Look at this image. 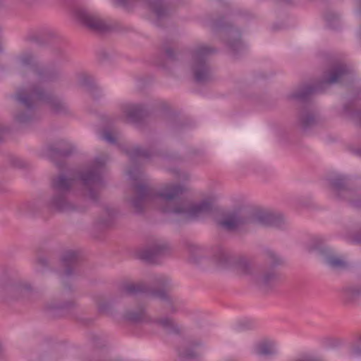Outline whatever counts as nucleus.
Listing matches in <instances>:
<instances>
[{
	"instance_id": "obj_41",
	"label": "nucleus",
	"mask_w": 361,
	"mask_h": 361,
	"mask_svg": "<svg viewBox=\"0 0 361 361\" xmlns=\"http://www.w3.org/2000/svg\"><path fill=\"white\" fill-rule=\"evenodd\" d=\"M39 263L42 266H46L47 264V260L44 258L39 259Z\"/></svg>"
},
{
	"instance_id": "obj_36",
	"label": "nucleus",
	"mask_w": 361,
	"mask_h": 361,
	"mask_svg": "<svg viewBox=\"0 0 361 361\" xmlns=\"http://www.w3.org/2000/svg\"><path fill=\"white\" fill-rule=\"evenodd\" d=\"M73 305V302H70L68 303H63L59 305H49L47 307V310H54V309H66L70 307Z\"/></svg>"
},
{
	"instance_id": "obj_44",
	"label": "nucleus",
	"mask_w": 361,
	"mask_h": 361,
	"mask_svg": "<svg viewBox=\"0 0 361 361\" xmlns=\"http://www.w3.org/2000/svg\"><path fill=\"white\" fill-rule=\"evenodd\" d=\"M56 164L58 166V167H59V169H61V164H60L59 163L56 162Z\"/></svg>"
},
{
	"instance_id": "obj_3",
	"label": "nucleus",
	"mask_w": 361,
	"mask_h": 361,
	"mask_svg": "<svg viewBox=\"0 0 361 361\" xmlns=\"http://www.w3.org/2000/svg\"><path fill=\"white\" fill-rule=\"evenodd\" d=\"M107 158L105 156L97 157L94 159L92 166L82 172H72L70 177L61 174L54 178L52 186L55 194L49 202V207L59 212H69L75 208L67 200L66 195L76 179L82 181V185L88 190V197L94 202L98 200L99 192L104 183L103 174L106 170L105 164Z\"/></svg>"
},
{
	"instance_id": "obj_4",
	"label": "nucleus",
	"mask_w": 361,
	"mask_h": 361,
	"mask_svg": "<svg viewBox=\"0 0 361 361\" xmlns=\"http://www.w3.org/2000/svg\"><path fill=\"white\" fill-rule=\"evenodd\" d=\"M248 224L281 228L284 224V219L279 214L265 210H254L249 213L234 211L219 222L222 228L228 231H233Z\"/></svg>"
},
{
	"instance_id": "obj_1",
	"label": "nucleus",
	"mask_w": 361,
	"mask_h": 361,
	"mask_svg": "<svg viewBox=\"0 0 361 361\" xmlns=\"http://www.w3.org/2000/svg\"><path fill=\"white\" fill-rule=\"evenodd\" d=\"M16 67L20 73L27 72L32 82L26 87L20 89L14 96L24 108L14 114L16 122L26 124L32 121L34 110L39 104L48 105L56 114L66 112V103L55 97L46 86L48 82L57 79L59 73L56 71L39 67L30 52L23 53L18 57Z\"/></svg>"
},
{
	"instance_id": "obj_7",
	"label": "nucleus",
	"mask_w": 361,
	"mask_h": 361,
	"mask_svg": "<svg viewBox=\"0 0 361 361\" xmlns=\"http://www.w3.org/2000/svg\"><path fill=\"white\" fill-rule=\"evenodd\" d=\"M349 73L350 71L345 65L338 64L331 70L328 79L322 80L315 85H304L298 91L292 93L290 97L305 102L312 94L322 92L329 85L341 82Z\"/></svg>"
},
{
	"instance_id": "obj_38",
	"label": "nucleus",
	"mask_w": 361,
	"mask_h": 361,
	"mask_svg": "<svg viewBox=\"0 0 361 361\" xmlns=\"http://www.w3.org/2000/svg\"><path fill=\"white\" fill-rule=\"evenodd\" d=\"M295 361H322V360H319L315 357L310 356V355H303L300 357L298 358Z\"/></svg>"
},
{
	"instance_id": "obj_18",
	"label": "nucleus",
	"mask_w": 361,
	"mask_h": 361,
	"mask_svg": "<svg viewBox=\"0 0 361 361\" xmlns=\"http://www.w3.org/2000/svg\"><path fill=\"white\" fill-rule=\"evenodd\" d=\"M355 102H351L343 106L344 114L350 118L353 122L361 127V110L354 111L353 109L356 106ZM356 153L361 155V149H357Z\"/></svg>"
},
{
	"instance_id": "obj_33",
	"label": "nucleus",
	"mask_w": 361,
	"mask_h": 361,
	"mask_svg": "<svg viewBox=\"0 0 361 361\" xmlns=\"http://www.w3.org/2000/svg\"><path fill=\"white\" fill-rule=\"evenodd\" d=\"M98 311L102 314H110L111 306L108 302H102L98 305Z\"/></svg>"
},
{
	"instance_id": "obj_16",
	"label": "nucleus",
	"mask_w": 361,
	"mask_h": 361,
	"mask_svg": "<svg viewBox=\"0 0 361 361\" xmlns=\"http://www.w3.org/2000/svg\"><path fill=\"white\" fill-rule=\"evenodd\" d=\"M123 317L126 320L133 323L148 322L151 321L145 312L143 304L140 305L135 310L126 311Z\"/></svg>"
},
{
	"instance_id": "obj_2",
	"label": "nucleus",
	"mask_w": 361,
	"mask_h": 361,
	"mask_svg": "<svg viewBox=\"0 0 361 361\" xmlns=\"http://www.w3.org/2000/svg\"><path fill=\"white\" fill-rule=\"evenodd\" d=\"M135 197L132 200V205L137 213L143 212L145 205L149 202L160 204L164 213L183 215L186 219H195L210 214L213 204L209 200L199 203H190L182 197L185 188L180 184H168L159 192L144 183L133 185Z\"/></svg>"
},
{
	"instance_id": "obj_22",
	"label": "nucleus",
	"mask_w": 361,
	"mask_h": 361,
	"mask_svg": "<svg viewBox=\"0 0 361 361\" xmlns=\"http://www.w3.org/2000/svg\"><path fill=\"white\" fill-rule=\"evenodd\" d=\"M342 296L346 302H353L361 296V290L357 286H349L343 288Z\"/></svg>"
},
{
	"instance_id": "obj_21",
	"label": "nucleus",
	"mask_w": 361,
	"mask_h": 361,
	"mask_svg": "<svg viewBox=\"0 0 361 361\" xmlns=\"http://www.w3.org/2000/svg\"><path fill=\"white\" fill-rule=\"evenodd\" d=\"M153 322L162 326L169 333L176 334L180 333V328L171 318L164 317L162 319H156L153 321Z\"/></svg>"
},
{
	"instance_id": "obj_27",
	"label": "nucleus",
	"mask_w": 361,
	"mask_h": 361,
	"mask_svg": "<svg viewBox=\"0 0 361 361\" xmlns=\"http://www.w3.org/2000/svg\"><path fill=\"white\" fill-rule=\"evenodd\" d=\"M316 122V117L313 114L305 113L302 114L301 116V124L305 130L308 129L312 126H314Z\"/></svg>"
},
{
	"instance_id": "obj_14",
	"label": "nucleus",
	"mask_w": 361,
	"mask_h": 361,
	"mask_svg": "<svg viewBox=\"0 0 361 361\" xmlns=\"http://www.w3.org/2000/svg\"><path fill=\"white\" fill-rule=\"evenodd\" d=\"M125 153L128 156L132 164H141L142 161L154 157L156 153L151 150L143 149L139 146L131 149H125Z\"/></svg>"
},
{
	"instance_id": "obj_31",
	"label": "nucleus",
	"mask_w": 361,
	"mask_h": 361,
	"mask_svg": "<svg viewBox=\"0 0 361 361\" xmlns=\"http://www.w3.org/2000/svg\"><path fill=\"white\" fill-rule=\"evenodd\" d=\"M228 46L232 49L234 52L238 51L243 47V43L240 39H235L232 42H228Z\"/></svg>"
},
{
	"instance_id": "obj_8",
	"label": "nucleus",
	"mask_w": 361,
	"mask_h": 361,
	"mask_svg": "<svg viewBox=\"0 0 361 361\" xmlns=\"http://www.w3.org/2000/svg\"><path fill=\"white\" fill-rule=\"evenodd\" d=\"M216 51V49L203 44L197 46L192 51L191 68L196 82L202 83L212 78V72L208 63V56Z\"/></svg>"
},
{
	"instance_id": "obj_28",
	"label": "nucleus",
	"mask_w": 361,
	"mask_h": 361,
	"mask_svg": "<svg viewBox=\"0 0 361 361\" xmlns=\"http://www.w3.org/2000/svg\"><path fill=\"white\" fill-rule=\"evenodd\" d=\"M327 25L329 27L335 29L338 25L339 17L334 13H329L325 16Z\"/></svg>"
},
{
	"instance_id": "obj_19",
	"label": "nucleus",
	"mask_w": 361,
	"mask_h": 361,
	"mask_svg": "<svg viewBox=\"0 0 361 361\" xmlns=\"http://www.w3.org/2000/svg\"><path fill=\"white\" fill-rule=\"evenodd\" d=\"M325 262L335 270H343L348 267V263L343 259L331 253L325 255Z\"/></svg>"
},
{
	"instance_id": "obj_23",
	"label": "nucleus",
	"mask_w": 361,
	"mask_h": 361,
	"mask_svg": "<svg viewBox=\"0 0 361 361\" xmlns=\"http://www.w3.org/2000/svg\"><path fill=\"white\" fill-rule=\"evenodd\" d=\"M149 6L159 19L168 15L167 9L163 6L162 0H152L149 1Z\"/></svg>"
},
{
	"instance_id": "obj_11",
	"label": "nucleus",
	"mask_w": 361,
	"mask_h": 361,
	"mask_svg": "<svg viewBox=\"0 0 361 361\" xmlns=\"http://www.w3.org/2000/svg\"><path fill=\"white\" fill-rule=\"evenodd\" d=\"M74 15L79 21L92 31L104 32L110 29V26L97 15L90 12L85 8H75L74 10Z\"/></svg>"
},
{
	"instance_id": "obj_26",
	"label": "nucleus",
	"mask_w": 361,
	"mask_h": 361,
	"mask_svg": "<svg viewBox=\"0 0 361 361\" xmlns=\"http://www.w3.org/2000/svg\"><path fill=\"white\" fill-rule=\"evenodd\" d=\"M79 84L80 86L86 87L90 94H92V92L97 89L93 82L92 78L85 74L80 77Z\"/></svg>"
},
{
	"instance_id": "obj_10",
	"label": "nucleus",
	"mask_w": 361,
	"mask_h": 361,
	"mask_svg": "<svg viewBox=\"0 0 361 361\" xmlns=\"http://www.w3.org/2000/svg\"><path fill=\"white\" fill-rule=\"evenodd\" d=\"M33 289L27 282L6 284L0 287V296L5 301L29 299Z\"/></svg>"
},
{
	"instance_id": "obj_40",
	"label": "nucleus",
	"mask_w": 361,
	"mask_h": 361,
	"mask_svg": "<svg viewBox=\"0 0 361 361\" xmlns=\"http://www.w3.org/2000/svg\"><path fill=\"white\" fill-rule=\"evenodd\" d=\"M213 26L216 27H224V24L221 21V20H217V21L214 22Z\"/></svg>"
},
{
	"instance_id": "obj_17",
	"label": "nucleus",
	"mask_w": 361,
	"mask_h": 361,
	"mask_svg": "<svg viewBox=\"0 0 361 361\" xmlns=\"http://www.w3.org/2000/svg\"><path fill=\"white\" fill-rule=\"evenodd\" d=\"M61 145L62 143H59V147L50 145L47 148V154L51 161H54L56 158L66 157L73 152V148L72 147L63 148Z\"/></svg>"
},
{
	"instance_id": "obj_32",
	"label": "nucleus",
	"mask_w": 361,
	"mask_h": 361,
	"mask_svg": "<svg viewBox=\"0 0 361 361\" xmlns=\"http://www.w3.org/2000/svg\"><path fill=\"white\" fill-rule=\"evenodd\" d=\"M252 327V324L248 320L240 322L235 326L236 331H241L243 330L249 329Z\"/></svg>"
},
{
	"instance_id": "obj_24",
	"label": "nucleus",
	"mask_w": 361,
	"mask_h": 361,
	"mask_svg": "<svg viewBox=\"0 0 361 361\" xmlns=\"http://www.w3.org/2000/svg\"><path fill=\"white\" fill-rule=\"evenodd\" d=\"M196 346L188 345L185 348H180L178 350L179 356L185 360L195 359L200 355V353L196 350Z\"/></svg>"
},
{
	"instance_id": "obj_30",
	"label": "nucleus",
	"mask_w": 361,
	"mask_h": 361,
	"mask_svg": "<svg viewBox=\"0 0 361 361\" xmlns=\"http://www.w3.org/2000/svg\"><path fill=\"white\" fill-rule=\"evenodd\" d=\"M350 353L353 357H361V336L358 339V343L352 348Z\"/></svg>"
},
{
	"instance_id": "obj_13",
	"label": "nucleus",
	"mask_w": 361,
	"mask_h": 361,
	"mask_svg": "<svg viewBox=\"0 0 361 361\" xmlns=\"http://www.w3.org/2000/svg\"><path fill=\"white\" fill-rule=\"evenodd\" d=\"M80 260L79 253L68 250L63 253L61 257L62 264L65 267V276L70 277L73 276L77 269Z\"/></svg>"
},
{
	"instance_id": "obj_15",
	"label": "nucleus",
	"mask_w": 361,
	"mask_h": 361,
	"mask_svg": "<svg viewBox=\"0 0 361 361\" xmlns=\"http://www.w3.org/2000/svg\"><path fill=\"white\" fill-rule=\"evenodd\" d=\"M124 111L128 120L133 123H140L147 115V111L141 104H128Z\"/></svg>"
},
{
	"instance_id": "obj_29",
	"label": "nucleus",
	"mask_w": 361,
	"mask_h": 361,
	"mask_svg": "<svg viewBox=\"0 0 361 361\" xmlns=\"http://www.w3.org/2000/svg\"><path fill=\"white\" fill-rule=\"evenodd\" d=\"M129 178L133 180H139L142 179V173L137 166L129 169L127 171Z\"/></svg>"
},
{
	"instance_id": "obj_34",
	"label": "nucleus",
	"mask_w": 361,
	"mask_h": 361,
	"mask_svg": "<svg viewBox=\"0 0 361 361\" xmlns=\"http://www.w3.org/2000/svg\"><path fill=\"white\" fill-rule=\"evenodd\" d=\"M165 54L168 59L171 61H177L178 57L177 55L178 54H176L173 50L169 47H165Z\"/></svg>"
},
{
	"instance_id": "obj_25",
	"label": "nucleus",
	"mask_w": 361,
	"mask_h": 361,
	"mask_svg": "<svg viewBox=\"0 0 361 361\" xmlns=\"http://www.w3.org/2000/svg\"><path fill=\"white\" fill-rule=\"evenodd\" d=\"M265 259L272 267L280 265L283 262L281 257L270 250L265 252Z\"/></svg>"
},
{
	"instance_id": "obj_9",
	"label": "nucleus",
	"mask_w": 361,
	"mask_h": 361,
	"mask_svg": "<svg viewBox=\"0 0 361 361\" xmlns=\"http://www.w3.org/2000/svg\"><path fill=\"white\" fill-rule=\"evenodd\" d=\"M338 200L348 201L354 207H361V190L356 191L348 187V178L344 175H336L329 179Z\"/></svg>"
},
{
	"instance_id": "obj_43",
	"label": "nucleus",
	"mask_w": 361,
	"mask_h": 361,
	"mask_svg": "<svg viewBox=\"0 0 361 361\" xmlns=\"http://www.w3.org/2000/svg\"><path fill=\"white\" fill-rule=\"evenodd\" d=\"M174 173H175L176 174H177V175L178 176V177L180 176V175H179V173H180V172H179V171H178V170L175 169V170H174Z\"/></svg>"
},
{
	"instance_id": "obj_42",
	"label": "nucleus",
	"mask_w": 361,
	"mask_h": 361,
	"mask_svg": "<svg viewBox=\"0 0 361 361\" xmlns=\"http://www.w3.org/2000/svg\"><path fill=\"white\" fill-rule=\"evenodd\" d=\"M355 240L357 243H361V235L357 236Z\"/></svg>"
},
{
	"instance_id": "obj_20",
	"label": "nucleus",
	"mask_w": 361,
	"mask_h": 361,
	"mask_svg": "<svg viewBox=\"0 0 361 361\" xmlns=\"http://www.w3.org/2000/svg\"><path fill=\"white\" fill-rule=\"evenodd\" d=\"M255 351L259 355L269 356L276 354L277 350L274 342L263 341L257 345Z\"/></svg>"
},
{
	"instance_id": "obj_35",
	"label": "nucleus",
	"mask_w": 361,
	"mask_h": 361,
	"mask_svg": "<svg viewBox=\"0 0 361 361\" xmlns=\"http://www.w3.org/2000/svg\"><path fill=\"white\" fill-rule=\"evenodd\" d=\"M102 139L106 140L107 142L110 144H116V140L113 136L111 132L109 131H105L102 135Z\"/></svg>"
},
{
	"instance_id": "obj_6",
	"label": "nucleus",
	"mask_w": 361,
	"mask_h": 361,
	"mask_svg": "<svg viewBox=\"0 0 361 361\" xmlns=\"http://www.w3.org/2000/svg\"><path fill=\"white\" fill-rule=\"evenodd\" d=\"M214 257L219 265L223 267L231 266L239 275L255 276L257 282L262 286L268 287L276 279L277 276L274 271L267 272L261 276H257L258 267L248 259L244 257L233 259L221 247L218 248Z\"/></svg>"
},
{
	"instance_id": "obj_39",
	"label": "nucleus",
	"mask_w": 361,
	"mask_h": 361,
	"mask_svg": "<svg viewBox=\"0 0 361 361\" xmlns=\"http://www.w3.org/2000/svg\"><path fill=\"white\" fill-rule=\"evenodd\" d=\"M8 131V128L3 127L0 123V142L3 140L5 133Z\"/></svg>"
},
{
	"instance_id": "obj_12",
	"label": "nucleus",
	"mask_w": 361,
	"mask_h": 361,
	"mask_svg": "<svg viewBox=\"0 0 361 361\" xmlns=\"http://www.w3.org/2000/svg\"><path fill=\"white\" fill-rule=\"evenodd\" d=\"M170 250V247L166 243H159L140 250L137 256L148 263H159L162 257L169 255Z\"/></svg>"
},
{
	"instance_id": "obj_5",
	"label": "nucleus",
	"mask_w": 361,
	"mask_h": 361,
	"mask_svg": "<svg viewBox=\"0 0 361 361\" xmlns=\"http://www.w3.org/2000/svg\"><path fill=\"white\" fill-rule=\"evenodd\" d=\"M154 287L149 288L143 283H127L122 286L121 292L123 294L134 295L138 293H145V297L152 296L166 302L165 308L171 313L178 310L179 302L172 299L169 295L171 289V279L164 275H159L154 279Z\"/></svg>"
},
{
	"instance_id": "obj_45",
	"label": "nucleus",
	"mask_w": 361,
	"mask_h": 361,
	"mask_svg": "<svg viewBox=\"0 0 361 361\" xmlns=\"http://www.w3.org/2000/svg\"><path fill=\"white\" fill-rule=\"evenodd\" d=\"M183 179H187V178H188V175L185 174V175L183 176Z\"/></svg>"
},
{
	"instance_id": "obj_37",
	"label": "nucleus",
	"mask_w": 361,
	"mask_h": 361,
	"mask_svg": "<svg viewBox=\"0 0 361 361\" xmlns=\"http://www.w3.org/2000/svg\"><path fill=\"white\" fill-rule=\"evenodd\" d=\"M188 249L191 255L199 254L202 252V248L196 245H190Z\"/></svg>"
}]
</instances>
